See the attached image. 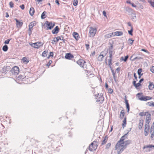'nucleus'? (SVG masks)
Listing matches in <instances>:
<instances>
[{"label":"nucleus","instance_id":"nucleus-29","mask_svg":"<svg viewBox=\"0 0 154 154\" xmlns=\"http://www.w3.org/2000/svg\"><path fill=\"white\" fill-rule=\"evenodd\" d=\"M122 126L123 128H124L126 126V117L124 118Z\"/></svg>","mask_w":154,"mask_h":154},{"label":"nucleus","instance_id":"nucleus-54","mask_svg":"<svg viewBox=\"0 0 154 154\" xmlns=\"http://www.w3.org/2000/svg\"><path fill=\"white\" fill-rule=\"evenodd\" d=\"M138 7L139 8H140L141 9H143V5H141V4H139L138 5Z\"/></svg>","mask_w":154,"mask_h":154},{"label":"nucleus","instance_id":"nucleus-23","mask_svg":"<svg viewBox=\"0 0 154 154\" xmlns=\"http://www.w3.org/2000/svg\"><path fill=\"white\" fill-rule=\"evenodd\" d=\"M125 102L126 105V107L127 109V112H129L130 110V106L128 103V101L127 99H125Z\"/></svg>","mask_w":154,"mask_h":154},{"label":"nucleus","instance_id":"nucleus-56","mask_svg":"<svg viewBox=\"0 0 154 154\" xmlns=\"http://www.w3.org/2000/svg\"><path fill=\"white\" fill-rule=\"evenodd\" d=\"M141 51H144L147 54L149 53V52L147 50L145 49H141Z\"/></svg>","mask_w":154,"mask_h":154},{"label":"nucleus","instance_id":"nucleus-49","mask_svg":"<svg viewBox=\"0 0 154 154\" xmlns=\"http://www.w3.org/2000/svg\"><path fill=\"white\" fill-rule=\"evenodd\" d=\"M128 41H129L130 44L131 45L132 44L133 42L134 41V40H132L131 38H129L128 39Z\"/></svg>","mask_w":154,"mask_h":154},{"label":"nucleus","instance_id":"nucleus-15","mask_svg":"<svg viewBox=\"0 0 154 154\" xmlns=\"http://www.w3.org/2000/svg\"><path fill=\"white\" fill-rule=\"evenodd\" d=\"M59 30V29L58 26H56L52 30V33L53 34L57 33Z\"/></svg>","mask_w":154,"mask_h":154},{"label":"nucleus","instance_id":"nucleus-40","mask_svg":"<svg viewBox=\"0 0 154 154\" xmlns=\"http://www.w3.org/2000/svg\"><path fill=\"white\" fill-rule=\"evenodd\" d=\"M78 3V0H74L73 5L75 6H76L77 5Z\"/></svg>","mask_w":154,"mask_h":154},{"label":"nucleus","instance_id":"nucleus-43","mask_svg":"<svg viewBox=\"0 0 154 154\" xmlns=\"http://www.w3.org/2000/svg\"><path fill=\"white\" fill-rule=\"evenodd\" d=\"M148 2L152 6L154 7V2H152L151 0H149L148 1Z\"/></svg>","mask_w":154,"mask_h":154},{"label":"nucleus","instance_id":"nucleus-33","mask_svg":"<svg viewBox=\"0 0 154 154\" xmlns=\"http://www.w3.org/2000/svg\"><path fill=\"white\" fill-rule=\"evenodd\" d=\"M22 60L23 62L24 63H27L29 62V60L26 57H23Z\"/></svg>","mask_w":154,"mask_h":154},{"label":"nucleus","instance_id":"nucleus-26","mask_svg":"<svg viewBox=\"0 0 154 154\" xmlns=\"http://www.w3.org/2000/svg\"><path fill=\"white\" fill-rule=\"evenodd\" d=\"M125 112L124 110H122L120 112V118L121 119H122L125 115Z\"/></svg>","mask_w":154,"mask_h":154},{"label":"nucleus","instance_id":"nucleus-18","mask_svg":"<svg viewBox=\"0 0 154 154\" xmlns=\"http://www.w3.org/2000/svg\"><path fill=\"white\" fill-rule=\"evenodd\" d=\"M73 37L76 40H78L79 38L78 33L76 32H74L73 33Z\"/></svg>","mask_w":154,"mask_h":154},{"label":"nucleus","instance_id":"nucleus-31","mask_svg":"<svg viewBox=\"0 0 154 154\" xmlns=\"http://www.w3.org/2000/svg\"><path fill=\"white\" fill-rule=\"evenodd\" d=\"M8 49V47L6 45H4L2 48V50L6 52L7 51Z\"/></svg>","mask_w":154,"mask_h":154},{"label":"nucleus","instance_id":"nucleus-13","mask_svg":"<svg viewBox=\"0 0 154 154\" xmlns=\"http://www.w3.org/2000/svg\"><path fill=\"white\" fill-rule=\"evenodd\" d=\"M74 57L73 55L70 53H67L66 54L65 58L67 59L70 60Z\"/></svg>","mask_w":154,"mask_h":154},{"label":"nucleus","instance_id":"nucleus-4","mask_svg":"<svg viewBox=\"0 0 154 154\" xmlns=\"http://www.w3.org/2000/svg\"><path fill=\"white\" fill-rule=\"evenodd\" d=\"M29 44L32 47L38 49L41 46H42L43 44L41 42H38L35 43L30 42Z\"/></svg>","mask_w":154,"mask_h":154},{"label":"nucleus","instance_id":"nucleus-27","mask_svg":"<svg viewBox=\"0 0 154 154\" xmlns=\"http://www.w3.org/2000/svg\"><path fill=\"white\" fill-rule=\"evenodd\" d=\"M108 137L107 136H106L104 138L103 140L102 141L101 144L104 145L106 143L108 140Z\"/></svg>","mask_w":154,"mask_h":154},{"label":"nucleus","instance_id":"nucleus-47","mask_svg":"<svg viewBox=\"0 0 154 154\" xmlns=\"http://www.w3.org/2000/svg\"><path fill=\"white\" fill-rule=\"evenodd\" d=\"M108 92L110 94H112L113 93V91L112 89L111 88H109L108 89Z\"/></svg>","mask_w":154,"mask_h":154},{"label":"nucleus","instance_id":"nucleus-45","mask_svg":"<svg viewBox=\"0 0 154 154\" xmlns=\"http://www.w3.org/2000/svg\"><path fill=\"white\" fill-rule=\"evenodd\" d=\"M109 54L113 55L115 54V52L112 50H111L109 51Z\"/></svg>","mask_w":154,"mask_h":154},{"label":"nucleus","instance_id":"nucleus-42","mask_svg":"<svg viewBox=\"0 0 154 154\" xmlns=\"http://www.w3.org/2000/svg\"><path fill=\"white\" fill-rule=\"evenodd\" d=\"M60 38H61V39L60 40H62L63 42L64 43H66V41L65 39H64V37L63 35H61L60 36Z\"/></svg>","mask_w":154,"mask_h":154},{"label":"nucleus","instance_id":"nucleus-8","mask_svg":"<svg viewBox=\"0 0 154 154\" xmlns=\"http://www.w3.org/2000/svg\"><path fill=\"white\" fill-rule=\"evenodd\" d=\"M11 72L14 75H17L19 72V68L17 66H14L12 68Z\"/></svg>","mask_w":154,"mask_h":154},{"label":"nucleus","instance_id":"nucleus-12","mask_svg":"<svg viewBox=\"0 0 154 154\" xmlns=\"http://www.w3.org/2000/svg\"><path fill=\"white\" fill-rule=\"evenodd\" d=\"M131 140H128L124 141L123 143H122L124 146L126 148L127 146L131 144Z\"/></svg>","mask_w":154,"mask_h":154},{"label":"nucleus","instance_id":"nucleus-58","mask_svg":"<svg viewBox=\"0 0 154 154\" xmlns=\"http://www.w3.org/2000/svg\"><path fill=\"white\" fill-rule=\"evenodd\" d=\"M134 76L135 78V80L137 81V76L136 74L135 73H134Z\"/></svg>","mask_w":154,"mask_h":154},{"label":"nucleus","instance_id":"nucleus-39","mask_svg":"<svg viewBox=\"0 0 154 154\" xmlns=\"http://www.w3.org/2000/svg\"><path fill=\"white\" fill-rule=\"evenodd\" d=\"M35 24L33 22H31L29 24V27H30L31 28H32L33 27L35 26Z\"/></svg>","mask_w":154,"mask_h":154},{"label":"nucleus","instance_id":"nucleus-36","mask_svg":"<svg viewBox=\"0 0 154 154\" xmlns=\"http://www.w3.org/2000/svg\"><path fill=\"white\" fill-rule=\"evenodd\" d=\"M152 147H154V145H147L144 146L143 148L144 149L147 148H151Z\"/></svg>","mask_w":154,"mask_h":154},{"label":"nucleus","instance_id":"nucleus-37","mask_svg":"<svg viewBox=\"0 0 154 154\" xmlns=\"http://www.w3.org/2000/svg\"><path fill=\"white\" fill-rule=\"evenodd\" d=\"M48 51H44L42 53V56L44 57H46L47 56V53H48Z\"/></svg>","mask_w":154,"mask_h":154},{"label":"nucleus","instance_id":"nucleus-50","mask_svg":"<svg viewBox=\"0 0 154 154\" xmlns=\"http://www.w3.org/2000/svg\"><path fill=\"white\" fill-rule=\"evenodd\" d=\"M142 69L141 68L139 69L137 71V73L138 74H141L142 71Z\"/></svg>","mask_w":154,"mask_h":154},{"label":"nucleus","instance_id":"nucleus-63","mask_svg":"<svg viewBox=\"0 0 154 154\" xmlns=\"http://www.w3.org/2000/svg\"><path fill=\"white\" fill-rule=\"evenodd\" d=\"M50 55H49V57H53V55H54V53H53V52H51L50 53Z\"/></svg>","mask_w":154,"mask_h":154},{"label":"nucleus","instance_id":"nucleus-53","mask_svg":"<svg viewBox=\"0 0 154 154\" xmlns=\"http://www.w3.org/2000/svg\"><path fill=\"white\" fill-rule=\"evenodd\" d=\"M112 60H109L108 59V64L109 66H110L112 64Z\"/></svg>","mask_w":154,"mask_h":154},{"label":"nucleus","instance_id":"nucleus-62","mask_svg":"<svg viewBox=\"0 0 154 154\" xmlns=\"http://www.w3.org/2000/svg\"><path fill=\"white\" fill-rule=\"evenodd\" d=\"M109 34L110 38L111 37H112V36H114V32L110 33H109Z\"/></svg>","mask_w":154,"mask_h":154},{"label":"nucleus","instance_id":"nucleus-60","mask_svg":"<svg viewBox=\"0 0 154 154\" xmlns=\"http://www.w3.org/2000/svg\"><path fill=\"white\" fill-rule=\"evenodd\" d=\"M151 138L152 140H154V133H151Z\"/></svg>","mask_w":154,"mask_h":154},{"label":"nucleus","instance_id":"nucleus-48","mask_svg":"<svg viewBox=\"0 0 154 154\" xmlns=\"http://www.w3.org/2000/svg\"><path fill=\"white\" fill-rule=\"evenodd\" d=\"M14 4L12 2H11L9 3V5L11 8H13L14 7Z\"/></svg>","mask_w":154,"mask_h":154},{"label":"nucleus","instance_id":"nucleus-22","mask_svg":"<svg viewBox=\"0 0 154 154\" xmlns=\"http://www.w3.org/2000/svg\"><path fill=\"white\" fill-rule=\"evenodd\" d=\"M143 120H140L139 121L138 128L139 129L141 130L143 126Z\"/></svg>","mask_w":154,"mask_h":154},{"label":"nucleus","instance_id":"nucleus-51","mask_svg":"<svg viewBox=\"0 0 154 154\" xmlns=\"http://www.w3.org/2000/svg\"><path fill=\"white\" fill-rule=\"evenodd\" d=\"M141 85V84H140V83H138L136 84L135 87L137 89V88L140 86Z\"/></svg>","mask_w":154,"mask_h":154},{"label":"nucleus","instance_id":"nucleus-28","mask_svg":"<svg viewBox=\"0 0 154 154\" xmlns=\"http://www.w3.org/2000/svg\"><path fill=\"white\" fill-rule=\"evenodd\" d=\"M131 19L132 21H136V20L137 18L136 14H132L131 15Z\"/></svg>","mask_w":154,"mask_h":154},{"label":"nucleus","instance_id":"nucleus-44","mask_svg":"<svg viewBox=\"0 0 154 154\" xmlns=\"http://www.w3.org/2000/svg\"><path fill=\"white\" fill-rule=\"evenodd\" d=\"M11 39H8L6 40L4 42L5 44H8L9 43V42L11 40Z\"/></svg>","mask_w":154,"mask_h":154},{"label":"nucleus","instance_id":"nucleus-55","mask_svg":"<svg viewBox=\"0 0 154 154\" xmlns=\"http://www.w3.org/2000/svg\"><path fill=\"white\" fill-rule=\"evenodd\" d=\"M151 71L153 73H154V66H152L150 68Z\"/></svg>","mask_w":154,"mask_h":154},{"label":"nucleus","instance_id":"nucleus-34","mask_svg":"<svg viewBox=\"0 0 154 154\" xmlns=\"http://www.w3.org/2000/svg\"><path fill=\"white\" fill-rule=\"evenodd\" d=\"M153 102L151 101L147 103H146V105L149 106H153Z\"/></svg>","mask_w":154,"mask_h":154},{"label":"nucleus","instance_id":"nucleus-2","mask_svg":"<svg viewBox=\"0 0 154 154\" xmlns=\"http://www.w3.org/2000/svg\"><path fill=\"white\" fill-rule=\"evenodd\" d=\"M142 94V93H138L137 94L139 99L140 100L146 101L152 99V97L149 96H144L143 95L141 96V95Z\"/></svg>","mask_w":154,"mask_h":154},{"label":"nucleus","instance_id":"nucleus-30","mask_svg":"<svg viewBox=\"0 0 154 154\" xmlns=\"http://www.w3.org/2000/svg\"><path fill=\"white\" fill-rule=\"evenodd\" d=\"M46 14L47 12L45 11H44L42 13L41 16V18L42 19H44L46 17Z\"/></svg>","mask_w":154,"mask_h":154},{"label":"nucleus","instance_id":"nucleus-21","mask_svg":"<svg viewBox=\"0 0 154 154\" xmlns=\"http://www.w3.org/2000/svg\"><path fill=\"white\" fill-rule=\"evenodd\" d=\"M126 134H125L123 136H122V137L120 138L119 141L118 142H119V143H123L124 142V140L126 138Z\"/></svg>","mask_w":154,"mask_h":154},{"label":"nucleus","instance_id":"nucleus-16","mask_svg":"<svg viewBox=\"0 0 154 154\" xmlns=\"http://www.w3.org/2000/svg\"><path fill=\"white\" fill-rule=\"evenodd\" d=\"M114 36H121L123 35V33L121 31H116V32H114Z\"/></svg>","mask_w":154,"mask_h":154},{"label":"nucleus","instance_id":"nucleus-35","mask_svg":"<svg viewBox=\"0 0 154 154\" xmlns=\"http://www.w3.org/2000/svg\"><path fill=\"white\" fill-rule=\"evenodd\" d=\"M18 79L19 80L22 81H23L25 80L24 77L22 75H19L18 77Z\"/></svg>","mask_w":154,"mask_h":154},{"label":"nucleus","instance_id":"nucleus-14","mask_svg":"<svg viewBox=\"0 0 154 154\" xmlns=\"http://www.w3.org/2000/svg\"><path fill=\"white\" fill-rule=\"evenodd\" d=\"M103 52H101L99 56L98 57V60L99 61H102L103 59V57L106 55L105 54L104 55L103 54Z\"/></svg>","mask_w":154,"mask_h":154},{"label":"nucleus","instance_id":"nucleus-1","mask_svg":"<svg viewBox=\"0 0 154 154\" xmlns=\"http://www.w3.org/2000/svg\"><path fill=\"white\" fill-rule=\"evenodd\" d=\"M115 149L117 150V154H121L125 149L122 143L117 142L116 145Z\"/></svg>","mask_w":154,"mask_h":154},{"label":"nucleus","instance_id":"nucleus-17","mask_svg":"<svg viewBox=\"0 0 154 154\" xmlns=\"http://www.w3.org/2000/svg\"><path fill=\"white\" fill-rule=\"evenodd\" d=\"M149 85L148 86L149 89L150 90H153L154 88V84L152 82H149Z\"/></svg>","mask_w":154,"mask_h":154},{"label":"nucleus","instance_id":"nucleus-57","mask_svg":"<svg viewBox=\"0 0 154 154\" xmlns=\"http://www.w3.org/2000/svg\"><path fill=\"white\" fill-rule=\"evenodd\" d=\"M112 48H113V45L112 44L111 45V46L109 47L108 50L109 51H111L112 50Z\"/></svg>","mask_w":154,"mask_h":154},{"label":"nucleus","instance_id":"nucleus-20","mask_svg":"<svg viewBox=\"0 0 154 154\" xmlns=\"http://www.w3.org/2000/svg\"><path fill=\"white\" fill-rule=\"evenodd\" d=\"M16 22V24L17 26L20 27H21L23 25L22 22L19 21L17 19H15Z\"/></svg>","mask_w":154,"mask_h":154},{"label":"nucleus","instance_id":"nucleus-25","mask_svg":"<svg viewBox=\"0 0 154 154\" xmlns=\"http://www.w3.org/2000/svg\"><path fill=\"white\" fill-rule=\"evenodd\" d=\"M128 57L129 56L128 55L125 56L124 58L123 57H122L120 60V61H124L125 62H126L127 61Z\"/></svg>","mask_w":154,"mask_h":154},{"label":"nucleus","instance_id":"nucleus-59","mask_svg":"<svg viewBox=\"0 0 154 154\" xmlns=\"http://www.w3.org/2000/svg\"><path fill=\"white\" fill-rule=\"evenodd\" d=\"M20 7L22 10H23L25 8V6L23 4L22 5H20Z\"/></svg>","mask_w":154,"mask_h":154},{"label":"nucleus","instance_id":"nucleus-5","mask_svg":"<svg viewBox=\"0 0 154 154\" xmlns=\"http://www.w3.org/2000/svg\"><path fill=\"white\" fill-rule=\"evenodd\" d=\"M97 142L96 141H94L89 146L88 149L90 151H93L94 150H95L97 148Z\"/></svg>","mask_w":154,"mask_h":154},{"label":"nucleus","instance_id":"nucleus-32","mask_svg":"<svg viewBox=\"0 0 154 154\" xmlns=\"http://www.w3.org/2000/svg\"><path fill=\"white\" fill-rule=\"evenodd\" d=\"M148 112H140L139 113V115L140 116H146L147 114V113H148Z\"/></svg>","mask_w":154,"mask_h":154},{"label":"nucleus","instance_id":"nucleus-3","mask_svg":"<svg viewBox=\"0 0 154 154\" xmlns=\"http://www.w3.org/2000/svg\"><path fill=\"white\" fill-rule=\"evenodd\" d=\"M96 97L95 98L97 102L99 103H102L104 100V98L103 97V94L101 93L100 94H98L95 95Z\"/></svg>","mask_w":154,"mask_h":154},{"label":"nucleus","instance_id":"nucleus-19","mask_svg":"<svg viewBox=\"0 0 154 154\" xmlns=\"http://www.w3.org/2000/svg\"><path fill=\"white\" fill-rule=\"evenodd\" d=\"M60 39H61L60 36H57V37H55L54 38L53 40H52V43L54 44L53 42H57Z\"/></svg>","mask_w":154,"mask_h":154},{"label":"nucleus","instance_id":"nucleus-38","mask_svg":"<svg viewBox=\"0 0 154 154\" xmlns=\"http://www.w3.org/2000/svg\"><path fill=\"white\" fill-rule=\"evenodd\" d=\"M150 133H154V125H152L151 127Z\"/></svg>","mask_w":154,"mask_h":154},{"label":"nucleus","instance_id":"nucleus-6","mask_svg":"<svg viewBox=\"0 0 154 154\" xmlns=\"http://www.w3.org/2000/svg\"><path fill=\"white\" fill-rule=\"evenodd\" d=\"M45 26L47 28V30L51 29L55 26L54 23H53L51 22L48 21H46L45 23Z\"/></svg>","mask_w":154,"mask_h":154},{"label":"nucleus","instance_id":"nucleus-46","mask_svg":"<svg viewBox=\"0 0 154 154\" xmlns=\"http://www.w3.org/2000/svg\"><path fill=\"white\" fill-rule=\"evenodd\" d=\"M111 145V143H108L106 145V149H109V148L110 146Z\"/></svg>","mask_w":154,"mask_h":154},{"label":"nucleus","instance_id":"nucleus-52","mask_svg":"<svg viewBox=\"0 0 154 154\" xmlns=\"http://www.w3.org/2000/svg\"><path fill=\"white\" fill-rule=\"evenodd\" d=\"M52 62V61L51 60H50L49 61V62L46 65L47 66H50V64Z\"/></svg>","mask_w":154,"mask_h":154},{"label":"nucleus","instance_id":"nucleus-10","mask_svg":"<svg viewBox=\"0 0 154 154\" xmlns=\"http://www.w3.org/2000/svg\"><path fill=\"white\" fill-rule=\"evenodd\" d=\"M147 114L146 116V124H147V125H149V124L150 123L151 118V115L149 112L147 113Z\"/></svg>","mask_w":154,"mask_h":154},{"label":"nucleus","instance_id":"nucleus-7","mask_svg":"<svg viewBox=\"0 0 154 154\" xmlns=\"http://www.w3.org/2000/svg\"><path fill=\"white\" fill-rule=\"evenodd\" d=\"M97 31V30L96 28H94L92 27H91L90 28L89 32V36L93 37L95 35Z\"/></svg>","mask_w":154,"mask_h":154},{"label":"nucleus","instance_id":"nucleus-41","mask_svg":"<svg viewBox=\"0 0 154 154\" xmlns=\"http://www.w3.org/2000/svg\"><path fill=\"white\" fill-rule=\"evenodd\" d=\"M133 31V28L131 27V30L128 31V33L131 35H133L132 32Z\"/></svg>","mask_w":154,"mask_h":154},{"label":"nucleus","instance_id":"nucleus-24","mask_svg":"<svg viewBox=\"0 0 154 154\" xmlns=\"http://www.w3.org/2000/svg\"><path fill=\"white\" fill-rule=\"evenodd\" d=\"M35 12L34 9L33 7H31L30 8L29 10V14L31 16H32Z\"/></svg>","mask_w":154,"mask_h":154},{"label":"nucleus","instance_id":"nucleus-64","mask_svg":"<svg viewBox=\"0 0 154 154\" xmlns=\"http://www.w3.org/2000/svg\"><path fill=\"white\" fill-rule=\"evenodd\" d=\"M140 57L139 58L138 57H136L134 58H133V59H132V61H134L135 60H136L137 59H140Z\"/></svg>","mask_w":154,"mask_h":154},{"label":"nucleus","instance_id":"nucleus-61","mask_svg":"<svg viewBox=\"0 0 154 154\" xmlns=\"http://www.w3.org/2000/svg\"><path fill=\"white\" fill-rule=\"evenodd\" d=\"M85 46L86 47V49L88 50L89 48V44H86Z\"/></svg>","mask_w":154,"mask_h":154},{"label":"nucleus","instance_id":"nucleus-11","mask_svg":"<svg viewBox=\"0 0 154 154\" xmlns=\"http://www.w3.org/2000/svg\"><path fill=\"white\" fill-rule=\"evenodd\" d=\"M150 127L149 125L145 124V125L144 135L146 136L148 135V131H149Z\"/></svg>","mask_w":154,"mask_h":154},{"label":"nucleus","instance_id":"nucleus-9","mask_svg":"<svg viewBox=\"0 0 154 154\" xmlns=\"http://www.w3.org/2000/svg\"><path fill=\"white\" fill-rule=\"evenodd\" d=\"M85 62L82 59H79L77 61V63L84 69L86 68V66L85 64Z\"/></svg>","mask_w":154,"mask_h":154}]
</instances>
